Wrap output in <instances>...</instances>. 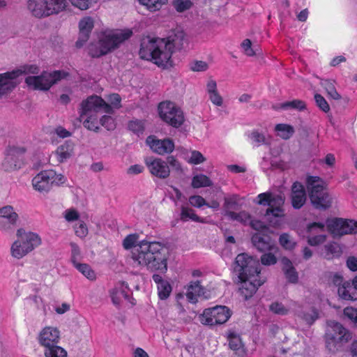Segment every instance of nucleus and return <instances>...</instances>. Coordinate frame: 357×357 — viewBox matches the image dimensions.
Returning a JSON list of instances; mask_svg holds the SVG:
<instances>
[{"label": "nucleus", "mask_w": 357, "mask_h": 357, "mask_svg": "<svg viewBox=\"0 0 357 357\" xmlns=\"http://www.w3.org/2000/svg\"><path fill=\"white\" fill-rule=\"evenodd\" d=\"M139 235L131 234L123 241L125 250H130L134 267L146 268L151 271L165 273L167 270L166 248L157 241L142 240L138 242Z\"/></svg>", "instance_id": "1"}, {"label": "nucleus", "mask_w": 357, "mask_h": 357, "mask_svg": "<svg viewBox=\"0 0 357 357\" xmlns=\"http://www.w3.org/2000/svg\"><path fill=\"white\" fill-rule=\"evenodd\" d=\"M184 33L178 31L173 38H144L141 43L139 56L142 59L151 61L158 66H172V55L174 49L183 45Z\"/></svg>", "instance_id": "2"}, {"label": "nucleus", "mask_w": 357, "mask_h": 357, "mask_svg": "<svg viewBox=\"0 0 357 357\" xmlns=\"http://www.w3.org/2000/svg\"><path fill=\"white\" fill-rule=\"evenodd\" d=\"M258 260L241 253L237 255L234 271L241 281L239 292L245 300L252 297L264 280L261 279Z\"/></svg>", "instance_id": "3"}, {"label": "nucleus", "mask_w": 357, "mask_h": 357, "mask_svg": "<svg viewBox=\"0 0 357 357\" xmlns=\"http://www.w3.org/2000/svg\"><path fill=\"white\" fill-rule=\"evenodd\" d=\"M98 0H28L27 10L36 18H45L65 11L68 2L80 10L91 8Z\"/></svg>", "instance_id": "4"}, {"label": "nucleus", "mask_w": 357, "mask_h": 357, "mask_svg": "<svg viewBox=\"0 0 357 357\" xmlns=\"http://www.w3.org/2000/svg\"><path fill=\"white\" fill-rule=\"evenodd\" d=\"M132 34L130 29L107 30L100 34L97 43L90 44L89 53L92 57L105 55L117 48Z\"/></svg>", "instance_id": "5"}, {"label": "nucleus", "mask_w": 357, "mask_h": 357, "mask_svg": "<svg viewBox=\"0 0 357 357\" xmlns=\"http://www.w3.org/2000/svg\"><path fill=\"white\" fill-rule=\"evenodd\" d=\"M254 202L259 205L268 206L264 216L266 220L273 226L278 225V222L274 220L275 218L284 215L283 209L284 197L282 195L266 192L259 194Z\"/></svg>", "instance_id": "6"}, {"label": "nucleus", "mask_w": 357, "mask_h": 357, "mask_svg": "<svg viewBox=\"0 0 357 357\" xmlns=\"http://www.w3.org/2000/svg\"><path fill=\"white\" fill-rule=\"evenodd\" d=\"M16 236L17 239L13 243L10 253L13 257L18 259L28 255L42 243L41 238L38 234L26 231L22 228L17 230Z\"/></svg>", "instance_id": "7"}, {"label": "nucleus", "mask_w": 357, "mask_h": 357, "mask_svg": "<svg viewBox=\"0 0 357 357\" xmlns=\"http://www.w3.org/2000/svg\"><path fill=\"white\" fill-rule=\"evenodd\" d=\"M310 198L312 205L318 209H327L333 204V198L326 189V183L319 177L307 178Z\"/></svg>", "instance_id": "8"}, {"label": "nucleus", "mask_w": 357, "mask_h": 357, "mask_svg": "<svg viewBox=\"0 0 357 357\" xmlns=\"http://www.w3.org/2000/svg\"><path fill=\"white\" fill-rule=\"evenodd\" d=\"M68 76V73L64 70L43 71L40 75L26 77L25 83L31 89L48 91Z\"/></svg>", "instance_id": "9"}, {"label": "nucleus", "mask_w": 357, "mask_h": 357, "mask_svg": "<svg viewBox=\"0 0 357 357\" xmlns=\"http://www.w3.org/2000/svg\"><path fill=\"white\" fill-rule=\"evenodd\" d=\"M231 316L229 308L225 305H216L205 309L198 317L201 324L215 326L226 323Z\"/></svg>", "instance_id": "10"}, {"label": "nucleus", "mask_w": 357, "mask_h": 357, "mask_svg": "<svg viewBox=\"0 0 357 357\" xmlns=\"http://www.w3.org/2000/svg\"><path fill=\"white\" fill-rule=\"evenodd\" d=\"M159 116L162 121L174 127H180L184 122L183 112L174 102L164 101L158 105Z\"/></svg>", "instance_id": "11"}, {"label": "nucleus", "mask_w": 357, "mask_h": 357, "mask_svg": "<svg viewBox=\"0 0 357 357\" xmlns=\"http://www.w3.org/2000/svg\"><path fill=\"white\" fill-rule=\"evenodd\" d=\"M103 112L106 114H112V107L101 97L93 95L82 100L80 104L79 114L89 115L91 113Z\"/></svg>", "instance_id": "12"}, {"label": "nucleus", "mask_w": 357, "mask_h": 357, "mask_svg": "<svg viewBox=\"0 0 357 357\" xmlns=\"http://www.w3.org/2000/svg\"><path fill=\"white\" fill-rule=\"evenodd\" d=\"M145 164L150 174L153 176L165 179L170 175L169 166L162 158L149 157L145 159Z\"/></svg>", "instance_id": "13"}, {"label": "nucleus", "mask_w": 357, "mask_h": 357, "mask_svg": "<svg viewBox=\"0 0 357 357\" xmlns=\"http://www.w3.org/2000/svg\"><path fill=\"white\" fill-rule=\"evenodd\" d=\"M325 224L323 222H313L307 226L306 236L307 243L312 246L323 243L326 239L324 234Z\"/></svg>", "instance_id": "14"}, {"label": "nucleus", "mask_w": 357, "mask_h": 357, "mask_svg": "<svg viewBox=\"0 0 357 357\" xmlns=\"http://www.w3.org/2000/svg\"><path fill=\"white\" fill-rule=\"evenodd\" d=\"M328 328L331 340L336 344H343L351 338V333L338 322L329 321Z\"/></svg>", "instance_id": "15"}, {"label": "nucleus", "mask_w": 357, "mask_h": 357, "mask_svg": "<svg viewBox=\"0 0 357 357\" xmlns=\"http://www.w3.org/2000/svg\"><path fill=\"white\" fill-rule=\"evenodd\" d=\"M61 338V332L54 326H45L41 329L38 336V341L43 348L58 344Z\"/></svg>", "instance_id": "16"}, {"label": "nucleus", "mask_w": 357, "mask_h": 357, "mask_svg": "<svg viewBox=\"0 0 357 357\" xmlns=\"http://www.w3.org/2000/svg\"><path fill=\"white\" fill-rule=\"evenodd\" d=\"M23 146H10L7 151V155L3 162V168L7 171L20 168L21 161L16 157H20L26 152Z\"/></svg>", "instance_id": "17"}, {"label": "nucleus", "mask_w": 357, "mask_h": 357, "mask_svg": "<svg viewBox=\"0 0 357 357\" xmlns=\"http://www.w3.org/2000/svg\"><path fill=\"white\" fill-rule=\"evenodd\" d=\"M146 142L154 153L159 155L170 153L174 149V143L170 139H159L155 136H149Z\"/></svg>", "instance_id": "18"}, {"label": "nucleus", "mask_w": 357, "mask_h": 357, "mask_svg": "<svg viewBox=\"0 0 357 357\" xmlns=\"http://www.w3.org/2000/svg\"><path fill=\"white\" fill-rule=\"evenodd\" d=\"M20 76V72L15 70L0 73V96L10 92L17 86Z\"/></svg>", "instance_id": "19"}, {"label": "nucleus", "mask_w": 357, "mask_h": 357, "mask_svg": "<svg viewBox=\"0 0 357 357\" xmlns=\"http://www.w3.org/2000/svg\"><path fill=\"white\" fill-rule=\"evenodd\" d=\"M51 178L47 170L40 172L32 179L31 183L33 189L43 195L48 193L52 188Z\"/></svg>", "instance_id": "20"}, {"label": "nucleus", "mask_w": 357, "mask_h": 357, "mask_svg": "<svg viewBox=\"0 0 357 357\" xmlns=\"http://www.w3.org/2000/svg\"><path fill=\"white\" fill-rule=\"evenodd\" d=\"M75 153V144L73 142L68 140L59 145L52 153L56 162L63 163L70 159Z\"/></svg>", "instance_id": "21"}, {"label": "nucleus", "mask_w": 357, "mask_h": 357, "mask_svg": "<svg viewBox=\"0 0 357 357\" xmlns=\"http://www.w3.org/2000/svg\"><path fill=\"white\" fill-rule=\"evenodd\" d=\"M93 26L94 21L92 17L86 16L80 20L79 22V38L76 43L77 47H82L89 39Z\"/></svg>", "instance_id": "22"}, {"label": "nucleus", "mask_w": 357, "mask_h": 357, "mask_svg": "<svg viewBox=\"0 0 357 357\" xmlns=\"http://www.w3.org/2000/svg\"><path fill=\"white\" fill-rule=\"evenodd\" d=\"M0 218L8 220V225H4L1 227L3 231H9L11 230L10 226L17 224L19 220V215L15 208L10 205H6L0 208Z\"/></svg>", "instance_id": "23"}, {"label": "nucleus", "mask_w": 357, "mask_h": 357, "mask_svg": "<svg viewBox=\"0 0 357 357\" xmlns=\"http://www.w3.org/2000/svg\"><path fill=\"white\" fill-rule=\"evenodd\" d=\"M306 201L304 187L298 182H295L291 188V204L294 208H301Z\"/></svg>", "instance_id": "24"}, {"label": "nucleus", "mask_w": 357, "mask_h": 357, "mask_svg": "<svg viewBox=\"0 0 357 357\" xmlns=\"http://www.w3.org/2000/svg\"><path fill=\"white\" fill-rule=\"evenodd\" d=\"M252 241L257 250L261 252L278 251V248L268 237L255 234L252 238Z\"/></svg>", "instance_id": "25"}, {"label": "nucleus", "mask_w": 357, "mask_h": 357, "mask_svg": "<svg viewBox=\"0 0 357 357\" xmlns=\"http://www.w3.org/2000/svg\"><path fill=\"white\" fill-rule=\"evenodd\" d=\"M129 293L130 289L126 282H123L119 283L114 289H112L110 293L112 303L115 305H120L123 298L126 299L128 298Z\"/></svg>", "instance_id": "26"}, {"label": "nucleus", "mask_w": 357, "mask_h": 357, "mask_svg": "<svg viewBox=\"0 0 357 357\" xmlns=\"http://www.w3.org/2000/svg\"><path fill=\"white\" fill-rule=\"evenodd\" d=\"M153 280L157 284L158 294L160 299H167L172 291V287L169 282L163 280L160 275L157 274L153 275Z\"/></svg>", "instance_id": "27"}, {"label": "nucleus", "mask_w": 357, "mask_h": 357, "mask_svg": "<svg viewBox=\"0 0 357 357\" xmlns=\"http://www.w3.org/2000/svg\"><path fill=\"white\" fill-rule=\"evenodd\" d=\"M227 340L230 349L234 351L236 354L241 357L245 356L246 350L238 335L233 331H229L227 333Z\"/></svg>", "instance_id": "28"}, {"label": "nucleus", "mask_w": 357, "mask_h": 357, "mask_svg": "<svg viewBox=\"0 0 357 357\" xmlns=\"http://www.w3.org/2000/svg\"><path fill=\"white\" fill-rule=\"evenodd\" d=\"M338 295L344 300L357 301V289L353 282H344L338 288Z\"/></svg>", "instance_id": "29"}, {"label": "nucleus", "mask_w": 357, "mask_h": 357, "mask_svg": "<svg viewBox=\"0 0 357 357\" xmlns=\"http://www.w3.org/2000/svg\"><path fill=\"white\" fill-rule=\"evenodd\" d=\"M206 91L208 96L209 100L211 102L218 106L220 107L223 104V99L218 91L216 82L213 79H210L206 84Z\"/></svg>", "instance_id": "30"}, {"label": "nucleus", "mask_w": 357, "mask_h": 357, "mask_svg": "<svg viewBox=\"0 0 357 357\" xmlns=\"http://www.w3.org/2000/svg\"><path fill=\"white\" fill-rule=\"evenodd\" d=\"M204 293V289L200 285L199 281L191 282L186 289V297L189 302L195 303L197 302L198 297Z\"/></svg>", "instance_id": "31"}, {"label": "nucleus", "mask_w": 357, "mask_h": 357, "mask_svg": "<svg viewBox=\"0 0 357 357\" xmlns=\"http://www.w3.org/2000/svg\"><path fill=\"white\" fill-rule=\"evenodd\" d=\"M80 120L83 123L84 128L89 130L98 132L100 129V119L98 117V113H91L89 115L79 114Z\"/></svg>", "instance_id": "32"}, {"label": "nucleus", "mask_w": 357, "mask_h": 357, "mask_svg": "<svg viewBox=\"0 0 357 357\" xmlns=\"http://www.w3.org/2000/svg\"><path fill=\"white\" fill-rule=\"evenodd\" d=\"M342 248L337 243H330L324 245L321 256L326 259H333L342 255Z\"/></svg>", "instance_id": "33"}, {"label": "nucleus", "mask_w": 357, "mask_h": 357, "mask_svg": "<svg viewBox=\"0 0 357 357\" xmlns=\"http://www.w3.org/2000/svg\"><path fill=\"white\" fill-rule=\"evenodd\" d=\"M282 269L287 280L292 283H295L298 280V275L295 268L292 266L291 261L287 258L282 259Z\"/></svg>", "instance_id": "34"}, {"label": "nucleus", "mask_w": 357, "mask_h": 357, "mask_svg": "<svg viewBox=\"0 0 357 357\" xmlns=\"http://www.w3.org/2000/svg\"><path fill=\"white\" fill-rule=\"evenodd\" d=\"M169 0H137L139 3L150 12L159 11Z\"/></svg>", "instance_id": "35"}, {"label": "nucleus", "mask_w": 357, "mask_h": 357, "mask_svg": "<svg viewBox=\"0 0 357 357\" xmlns=\"http://www.w3.org/2000/svg\"><path fill=\"white\" fill-rule=\"evenodd\" d=\"M248 138L251 143L257 146L262 144H268L271 142V137L266 136L264 133L259 132L258 130H253L248 134Z\"/></svg>", "instance_id": "36"}, {"label": "nucleus", "mask_w": 357, "mask_h": 357, "mask_svg": "<svg viewBox=\"0 0 357 357\" xmlns=\"http://www.w3.org/2000/svg\"><path fill=\"white\" fill-rule=\"evenodd\" d=\"M328 231L334 236H343V225L342 223V219L334 218L328 220L326 222Z\"/></svg>", "instance_id": "37"}, {"label": "nucleus", "mask_w": 357, "mask_h": 357, "mask_svg": "<svg viewBox=\"0 0 357 357\" xmlns=\"http://www.w3.org/2000/svg\"><path fill=\"white\" fill-rule=\"evenodd\" d=\"M277 136L283 139H289L294 133L293 126L286 123H279L275 127Z\"/></svg>", "instance_id": "38"}, {"label": "nucleus", "mask_w": 357, "mask_h": 357, "mask_svg": "<svg viewBox=\"0 0 357 357\" xmlns=\"http://www.w3.org/2000/svg\"><path fill=\"white\" fill-rule=\"evenodd\" d=\"M226 216H227L231 220L237 221L244 225H249L251 218V215L249 213L245 211H240L239 213L227 211Z\"/></svg>", "instance_id": "39"}, {"label": "nucleus", "mask_w": 357, "mask_h": 357, "mask_svg": "<svg viewBox=\"0 0 357 357\" xmlns=\"http://www.w3.org/2000/svg\"><path fill=\"white\" fill-rule=\"evenodd\" d=\"M44 356L45 357H67L68 354L65 349L54 344L48 347L44 348Z\"/></svg>", "instance_id": "40"}, {"label": "nucleus", "mask_w": 357, "mask_h": 357, "mask_svg": "<svg viewBox=\"0 0 357 357\" xmlns=\"http://www.w3.org/2000/svg\"><path fill=\"white\" fill-rule=\"evenodd\" d=\"M305 103L303 101L300 100H294L281 103L278 106H274V108L275 109H281L288 110L293 109L301 111L305 109Z\"/></svg>", "instance_id": "41"}, {"label": "nucleus", "mask_w": 357, "mask_h": 357, "mask_svg": "<svg viewBox=\"0 0 357 357\" xmlns=\"http://www.w3.org/2000/svg\"><path fill=\"white\" fill-rule=\"evenodd\" d=\"M181 219L183 221L191 220L197 222H206L205 219L199 217L193 209L185 206L181 208Z\"/></svg>", "instance_id": "42"}, {"label": "nucleus", "mask_w": 357, "mask_h": 357, "mask_svg": "<svg viewBox=\"0 0 357 357\" xmlns=\"http://www.w3.org/2000/svg\"><path fill=\"white\" fill-rule=\"evenodd\" d=\"M241 49L244 54L248 56H254L259 52V47L257 45H253L251 40L246 38L241 43Z\"/></svg>", "instance_id": "43"}, {"label": "nucleus", "mask_w": 357, "mask_h": 357, "mask_svg": "<svg viewBox=\"0 0 357 357\" xmlns=\"http://www.w3.org/2000/svg\"><path fill=\"white\" fill-rule=\"evenodd\" d=\"M306 310L307 309L305 308L304 311L298 312L297 315L307 324H312L318 318V312L314 307L310 309L308 312Z\"/></svg>", "instance_id": "44"}, {"label": "nucleus", "mask_w": 357, "mask_h": 357, "mask_svg": "<svg viewBox=\"0 0 357 357\" xmlns=\"http://www.w3.org/2000/svg\"><path fill=\"white\" fill-rule=\"evenodd\" d=\"M211 181L206 175L197 174L192 178V186L195 188L211 186Z\"/></svg>", "instance_id": "45"}, {"label": "nucleus", "mask_w": 357, "mask_h": 357, "mask_svg": "<svg viewBox=\"0 0 357 357\" xmlns=\"http://www.w3.org/2000/svg\"><path fill=\"white\" fill-rule=\"evenodd\" d=\"M295 303H291V305L289 307L285 306L283 303L280 302H273L269 306L270 310L276 314L279 315H286L289 313L290 307L291 305H294Z\"/></svg>", "instance_id": "46"}, {"label": "nucleus", "mask_w": 357, "mask_h": 357, "mask_svg": "<svg viewBox=\"0 0 357 357\" xmlns=\"http://www.w3.org/2000/svg\"><path fill=\"white\" fill-rule=\"evenodd\" d=\"M63 217L65 220L68 223H73L76 221L80 220V213L79 212L73 207L68 208L66 209L63 213Z\"/></svg>", "instance_id": "47"}, {"label": "nucleus", "mask_w": 357, "mask_h": 357, "mask_svg": "<svg viewBox=\"0 0 357 357\" xmlns=\"http://www.w3.org/2000/svg\"><path fill=\"white\" fill-rule=\"evenodd\" d=\"M321 86L326 89L328 95L334 100H339L340 98V94L337 92L334 82L331 80H322L321 82Z\"/></svg>", "instance_id": "48"}, {"label": "nucleus", "mask_w": 357, "mask_h": 357, "mask_svg": "<svg viewBox=\"0 0 357 357\" xmlns=\"http://www.w3.org/2000/svg\"><path fill=\"white\" fill-rule=\"evenodd\" d=\"M74 266L82 273L87 279L94 280L96 278V275L94 271L86 264H75Z\"/></svg>", "instance_id": "49"}, {"label": "nucleus", "mask_w": 357, "mask_h": 357, "mask_svg": "<svg viewBox=\"0 0 357 357\" xmlns=\"http://www.w3.org/2000/svg\"><path fill=\"white\" fill-rule=\"evenodd\" d=\"M73 229L77 236L84 238L89 234V229L86 222L82 220L73 225Z\"/></svg>", "instance_id": "50"}, {"label": "nucleus", "mask_w": 357, "mask_h": 357, "mask_svg": "<svg viewBox=\"0 0 357 357\" xmlns=\"http://www.w3.org/2000/svg\"><path fill=\"white\" fill-rule=\"evenodd\" d=\"M278 251H267L264 252L261 257V262L263 265L271 266L276 264L277 257L276 255Z\"/></svg>", "instance_id": "51"}, {"label": "nucleus", "mask_w": 357, "mask_h": 357, "mask_svg": "<svg viewBox=\"0 0 357 357\" xmlns=\"http://www.w3.org/2000/svg\"><path fill=\"white\" fill-rule=\"evenodd\" d=\"M343 235L357 233V222L342 219Z\"/></svg>", "instance_id": "52"}, {"label": "nucleus", "mask_w": 357, "mask_h": 357, "mask_svg": "<svg viewBox=\"0 0 357 357\" xmlns=\"http://www.w3.org/2000/svg\"><path fill=\"white\" fill-rule=\"evenodd\" d=\"M186 160L190 164L198 165L204 162L205 158L199 151H192L187 155Z\"/></svg>", "instance_id": "53"}, {"label": "nucleus", "mask_w": 357, "mask_h": 357, "mask_svg": "<svg viewBox=\"0 0 357 357\" xmlns=\"http://www.w3.org/2000/svg\"><path fill=\"white\" fill-rule=\"evenodd\" d=\"M48 174L52 177L50 178L52 186L53 185H60L65 183L67 181L66 176H64L61 174H56V172L54 170H47Z\"/></svg>", "instance_id": "54"}, {"label": "nucleus", "mask_w": 357, "mask_h": 357, "mask_svg": "<svg viewBox=\"0 0 357 357\" xmlns=\"http://www.w3.org/2000/svg\"><path fill=\"white\" fill-rule=\"evenodd\" d=\"M173 7L179 13L189 10L192 3L190 0H174L172 3Z\"/></svg>", "instance_id": "55"}, {"label": "nucleus", "mask_w": 357, "mask_h": 357, "mask_svg": "<svg viewBox=\"0 0 357 357\" xmlns=\"http://www.w3.org/2000/svg\"><path fill=\"white\" fill-rule=\"evenodd\" d=\"M100 125L103 126L107 130H113L116 128V121L111 116L103 115L100 119Z\"/></svg>", "instance_id": "56"}, {"label": "nucleus", "mask_w": 357, "mask_h": 357, "mask_svg": "<svg viewBox=\"0 0 357 357\" xmlns=\"http://www.w3.org/2000/svg\"><path fill=\"white\" fill-rule=\"evenodd\" d=\"M224 215L226 216V213L227 211H231V209L235 208V206L237 204V197L236 195H231L229 197H225L224 199Z\"/></svg>", "instance_id": "57"}, {"label": "nucleus", "mask_w": 357, "mask_h": 357, "mask_svg": "<svg viewBox=\"0 0 357 357\" xmlns=\"http://www.w3.org/2000/svg\"><path fill=\"white\" fill-rule=\"evenodd\" d=\"M279 242L287 250H291L296 245V243L291 238L289 235L285 233L280 235Z\"/></svg>", "instance_id": "58"}, {"label": "nucleus", "mask_w": 357, "mask_h": 357, "mask_svg": "<svg viewBox=\"0 0 357 357\" xmlns=\"http://www.w3.org/2000/svg\"><path fill=\"white\" fill-rule=\"evenodd\" d=\"M15 70L20 71V75L22 74L38 75L40 72L39 67L35 64L26 65Z\"/></svg>", "instance_id": "59"}, {"label": "nucleus", "mask_w": 357, "mask_h": 357, "mask_svg": "<svg viewBox=\"0 0 357 357\" xmlns=\"http://www.w3.org/2000/svg\"><path fill=\"white\" fill-rule=\"evenodd\" d=\"M129 130L139 135L142 133L144 128V123L143 121L139 120L130 121L128 124Z\"/></svg>", "instance_id": "60"}, {"label": "nucleus", "mask_w": 357, "mask_h": 357, "mask_svg": "<svg viewBox=\"0 0 357 357\" xmlns=\"http://www.w3.org/2000/svg\"><path fill=\"white\" fill-rule=\"evenodd\" d=\"M344 314L351 320L356 326H357V309L351 307H347L344 310Z\"/></svg>", "instance_id": "61"}, {"label": "nucleus", "mask_w": 357, "mask_h": 357, "mask_svg": "<svg viewBox=\"0 0 357 357\" xmlns=\"http://www.w3.org/2000/svg\"><path fill=\"white\" fill-rule=\"evenodd\" d=\"M107 100L109 102V105L112 108V113L114 112V109H119L121 107V97L119 94L113 93L108 96Z\"/></svg>", "instance_id": "62"}, {"label": "nucleus", "mask_w": 357, "mask_h": 357, "mask_svg": "<svg viewBox=\"0 0 357 357\" xmlns=\"http://www.w3.org/2000/svg\"><path fill=\"white\" fill-rule=\"evenodd\" d=\"M314 99H315L317 106L323 112H328L330 110V107H329L328 102H326V100L322 96H321L319 94H316L314 96Z\"/></svg>", "instance_id": "63"}, {"label": "nucleus", "mask_w": 357, "mask_h": 357, "mask_svg": "<svg viewBox=\"0 0 357 357\" xmlns=\"http://www.w3.org/2000/svg\"><path fill=\"white\" fill-rule=\"evenodd\" d=\"M189 202L192 206L197 208H200L206 204L205 199L199 195H193L190 197Z\"/></svg>", "instance_id": "64"}]
</instances>
